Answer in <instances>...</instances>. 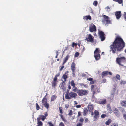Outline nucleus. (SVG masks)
Here are the masks:
<instances>
[{"label": "nucleus", "instance_id": "393cba45", "mask_svg": "<svg viewBox=\"0 0 126 126\" xmlns=\"http://www.w3.org/2000/svg\"><path fill=\"white\" fill-rule=\"evenodd\" d=\"M88 110L86 108H84L83 109V115L86 116L88 113Z\"/></svg>", "mask_w": 126, "mask_h": 126}, {"label": "nucleus", "instance_id": "5fc2aeb1", "mask_svg": "<svg viewBox=\"0 0 126 126\" xmlns=\"http://www.w3.org/2000/svg\"><path fill=\"white\" fill-rule=\"evenodd\" d=\"M82 123H79L76 126H82Z\"/></svg>", "mask_w": 126, "mask_h": 126}, {"label": "nucleus", "instance_id": "69168bd1", "mask_svg": "<svg viewBox=\"0 0 126 126\" xmlns=\"http://www.w3.org/2000/svg\"><path fill=\"white\" fill-rule=\"evenodd\" d=\"M108 74L109 75H112V73L111 72H108Z\"/></svg>", "mask_w": 126, "mask_h": 126}, {"label": "nucleus", "instance_id": "4be33fe9", "mask_svg": "<svg viewBox=\"0 0 126 126\" xmlns=\"http://www.w3.org/2000/svg\"><path fill=\"white\" fill-rule=\"evenodd\" d=\"M68 72V71L66 72V73L65 72V74L63 75L62 76V78L64 79V81H66V79L68 78L67 76L66 75L67 73Z\"/></svg>", "mask_w": 126, "mask_h": 126}, {"label": "nucleus", "instance_id": "4468645a", "mask_svg": "<svg viewBox=\"0 0 126 126\" xmlns=\"http://www.w3.org/2000/svg\"><path fill=\"white\" fill-rule=\"evenodd\" d=\"M57 79L54 78L53 81L51 82L52 87L55 88L57 85Z\"/></svg>", "mask_w": 126, "mask_h": 126}, {"label": "nucleus", "instance_id": "f257e3e1", "mask_svg": "<svg viewBox=\"0 0 126 126\" xmlns=\"http://www.w3.org/2000/svg\"><path fill=\"white\" fill-rule=\"evenodd\" d=\"M125 45V43L121 37L117 36L112 44L110 46V51H112L113 54L116 53V51H120L123 50Z\"/></svg>", "mask_w": 126, "mask_h": 126}, {"label": "nucleus", "instance_id": "2f4dec72", "mask_svg": "<svg viewBox=\"0 0 126 126\" xmlns=\"http://www.w3.org/2000/svg\"><path fill=\"white\" fill-rule=\"evenodd\" d=\"M71 85L73 87H75V84L74 83V81L73 80H72L70 83Z\"/></svg>", "mask_w": 126, "mask_h": 126}, {"label": "nucleus", "instance_id": "9b49d317", "mask_svg": "<svg viewBox=\"0 0 126 126\" xmlns=\"http://www.w3.org/2000/svg\"><path fill=\"white\" fill-rule=\"evenodd\" d=\"M99 35L101 41H103L105 40V35L103 32L100 31L99 32Z\"/></svg>", "mask_w": 126, "mask_h": 126}, {"label": "nucleus", "instance_id": "72a5a7b5", "mask_svg": "<svg viewBox=\"0 0 126 126\" xmlns=\"http://www.w3.org/2000/svg\"><path fill=\"white\" fill-rule=\"evenodd\" d=\"M59 109L60 113L61 114H62L63 113V111H62L63 108L62 107H60L59 108Z\"/></svg>", "mask_w": 126, "mask_h": 126}, {"label": "nucleus", "instance_id": "a211bd4d", "mask_svg": "<svg viewBox=\"0 0 126 126\" xmlns=\"http://www.w3.org/2000/svg\"><path fill=\"white\" fill-rule=\"evenodd\" d=\"M69 57V55H67L64 59L63 60V62L62 63V65H63L65 64V63L68 60Z\"/></svg>", "mask_w": 126, "mask_h": 126}, {"label": "nucleus", "instance_id": "a878e982", "mask_svg": "<svg viewBox=\"0 0 126 126\" xmlns=\"http://www.w3.org/2000/svg\"><path fill=\"white\" fill-rule=\"evenodd\" d=\"M108 73V71H104L102 72V78L105 76L107 75Z\"/></svg>", "mask_w": 126, "mask_h": 126}, {"label": "nucleus", "instance_id": "79ce46f5", "mask_svg": "<svg viewBox=\"0 0 126 126\" xmlns=\"http://www.w3.org/2000/svg\"><path fill=\"white\" fill-rule=\"evenodd\" d=\"M59 126H65L64 123L62 122H61L59 124Z\"/></svg>", "mask_w": 126, "mask_h": 126}, {"label": "nucleus", "instance_id": "0eeeda50", "mask_svg": "<svg viewBox=\"0 0 126 126\" xmlns=\"http://www.w3.org/2000/svg\"><path fill=\"white\" fill-rule=\"evenodd\" d=\"M46 96H44L43 98L42 101V102L44 106L47 109H48L49 107V105L47 102V100L46 98Z\"/></svg>", "mask_w": 126, "mask_h": 126}, {"label": "nucleus", "instance_id": "4d7b16f0", "mask_svg": "<svg viewBox=\"0 0 126 126\" xmlns=\"http://www.w3.org/2000/svg\"><path fill=\"white\" fill-rule=\"evenodd\" d=\"M76 107L77 108H79L81 107V106L80 105H77L76 106Z\"/></svg>", "mask_w": 126, "mask_h": 126}, {"label": "nucleus", "instance_id": "f3484780", "mask_svg": "<svg viewBox=\"0 0 126 126\" xmlns=\"http://www.w3.org/2000/svg\"><path fill=\"white\" fill-rule=\"evenodd\" d=\"M114 112L115 115L117 116L118 117L120 115L118 109L117 108H115L113 111Z\"/></svg>", "mask_w": 126, "mask_h": 126}, {"label": "nucleus", "instance_id": "c03bdc74", "mask_svg": "<svg viewBox=\"0 0 126 126\" xmlns=\"http://www.w3.org/2000/svg\"><path fill=\"white\" fill-rule=\"evenodd\" d=\"M126 83V81H121L120 84L121 85L124 84Z\"/></svg>", "mask_w": 126, "mask_h": 126}, {"label": "nucleus", "instance_id": "ea45409f", "mask_svg": "<svg viewBox=\"0 0 126 126\" xmlns=\"http://www.w3.org/2000/svg\"><path fill=\"white\" fill-rule=\"evenodd\" d=\"M125 21H126V12H124L123 15Z\"/></svg>", "mask_w": 126, "mask_h": 126}, {"label": "nucleus", "instance_id": "e2e57ef3", "mask_svg": "<svg viewBox=\"0 0 126 126\" xmlns=\"http://www.w3.org/2000/svg\"><path fill=\"white\" fill-rule=\"evenodd\" d=\"M69 105H65V107L66 108H68L69 107Z\"/></svg>", "mask_w": 126, "mask_h": 126}, {"label": "nucleus", "instance_id": "39448f33", "mask_svg": "<svg viewBox=\"0 0 126 126\" xmlns=\"http://www.w3.org/2000/svg\"><path fill=\"white\" fill-rule=\"evenodd\" d=\"M89 91L87 90L83 89H78V91L77 92L78 95L80 96H83L85 95L88 94Z\"/></svg>", "mask_w": 126, "mask_h": 126}, {"label": "nucleus", "instance_id": "cd10ccee", "mask_svg": "<svg viewBox=\"0 0 126 126\" xmlns=\"http://www.w3.org/2000/svg\"><path fill=\"white\" fill-rule=\"evenodd\" d=\"M106 99H103L101 101L99 102V103L100 104L104 105L106 104Z\"/></svg>", "mask_w": 126, "mask_h": 126}, {"label": "nucleus", "instance_id": "680f3d73", "mask_svg": "<svg viewBox=\"0 0 126 126\" xmlns=\"http://www.w3.org/2000/svg\"><path fill=\"white\" fill-rule=\"evenodd\" d=\"M75 71H72V73L73 75V76L74 77V75H75Z\"/></svg>", "mask_w": 126, "mask_h": 126}, {"label": "nucleus", "instance_id": "49530a36", "mask_svg": "<svg viewBox=\"0 0 126 126\" xmlns=\"http://www.w3.org/2000/svg\"><path fill=\"white\" fill-rule=\"evenodd\" d=\"M77 45V44L75 43L74 42H73L72 43V47H74L75 46H76Z\"/></svg>", "mask_w": 126, "mask_h": 126}, {"label": "nucleus", "instance_id": "603ef678", "mask_svg": "<svg viewBox=\"0 0 126 126\" xmlns=\"http://www.w3.org/2000/svg\"><path fill=\"white\" fill-rule=\"evenodd\" d=\"M81 115V112L80 111H79L78 112V115L77 117H79Z\"/></svg>", "mask_w": 126, "mask_h": 126}, {"label": "nucleus", "instance_id": "37998d69", "mask_svg": "<svg viewBox=\"0 0 126 126\" xmlns=\"http://www.w3.org/2000/svg\"><path fill=\"white\" fill-rule=\"evenodd\" d=\"M105 9L107 10V11L109 12L110 11V8L108 7L107 6L105 8Z\"/></svg>", "mask_w": 126, "mask_h": 126}, {"label": "nucleus", "instance_id": "b1692460", "mask_svg": "<svg viewBox=\"0 0 126 126\" xmlns=\"http://www.w3.org/2000/svg\"><path fill=\"white\" fill-rule=\"evenodd\" d=\"M37 126H42L43 123L42 122L40 121L39 118H37Z\"/></svg>", "mask_w": 126, "mask_h": 126}, {"label": "nucleus", "instance_id": "6e6552de", "mask_svg": "<svg viewBox=\"0 0 126 126\" xmlns=\"http://www.w3.org/2000/svg\"><path fill=\"white\" fill-rule=\"evenodd\" d=\"M94 115L93 116L94 120L96 121H97L99 118V112L98 110H95L94 112Z\"/></svg>", "mask_w": 126, "mask_h": 126}, {"label": "nucleus", "instance_id": "58836bf2", "mask_svg": "<svg viewBox=\"0 0 126 126\" xmlns=\"http://www.w3.org/2000/svg\"><path fill=\"white\" fill-rule=\"evenodd\" d=\"M36 109L37 110H39L40 109V107L38 104L37 103H36Z\"/></svg>", "mask_w": 126, "mask_h": 126}, {"label": "nucleus", "instance_id": "dca6fc26", "mask_svg": "<svg viewBox=\"0 0 126 126\" xmlns=\"http://www.w3.org/2000/svg\"><path fill=\"white\" fill-rule=\"evenodd\" d=\"M120 104L121 106L124 107H126V101L125 100H122L120 102Z\"/></svg>", "mask_w": 126, "mask_h": 126}, {"label": "nucleus", "instance_id": "f8f14e48", "mask_svg": "<svg viewBox=\"0 0 126 126\" xmlns=\"http://www.w3.org/2000/svg\"><path fill=\"white\" fill-rule=\"evenodd\" d=\"M65 82L63 81L59 85L60 88L63 90H65L66 89L65 87L64 86L65 84Z\"/></svg>", "mask_w": 126, "mask_h": 126}, {"label": "nucleus", "instance_id": "aec40b11", "mask_svg": "<svg viewBox=\"0 0 126 126\" xmlns=\"http://www.w3.org/2000/svg\"><path fill=\"white\" fill-rule=\"evenodd\" d=\"M94 56L95 57L96 60H98L100 59V54H94Z\"/></svg>", "mask_w": 126, "mask_h": 126}, {"label": "nucleus", "instance_id": "e433bc0d", "mask_svg": "<svg viewBox=\"0 0 126 126\" xmlns=\"http://www.w3.org/2000/svg\"><path fill=\"white\" fill-rule=\"evenodd\" d=\"M60 116H61V118L62 119L63 121H64V122H67V120H66V119L65 118H64L63 117V115H61Z\"/></svg>", "mask_w": 126, "mask_h": 126}, {"label": "nucleus", "instance_id": "20e7f679", "mask_svg": "<svg viewBox=\"0 0 126 126\" xmlns=\"http://www.w3.org/2000/svg\"><path fill=\"white\" fill-rule=\"evenodd\" d=\"M103 18L102 20V22L105 25L112 24V20L110 19V18L107 16L105 15H102Z\"/></svg>", "mask_w": 126, "mask_h": 126}, {"label": "nucleus", "instance_id": "bf43d9fd", "mask_svg": "<svg viewBox=\"0 0 126 126\" xmlns=\"http://www.w3.org/2000/svg\"><path fill=\"white\" fill-rule=\"evenodd\" d=\"M123 117L125 120H126V114L123 115Z\"/></svg>", "mask_w": 126, "mask_h": 126}, {"label": "nucleus", "instance_id": "09e8293b", "mask_svg": "<svg viewBox=\"0 0 126 126\" xmlns=\"http://www.w3.org/2000/svg\"><path fill=\"white\" fill-rule=\"evenodd\" d=\"M118 125L116 123H114L112 124L110 126H118Z\"/></svg>", "mask_w": 126, "mask_h": 126}, {"label": "nucleus", "instance_id": "7ed1b4c3", "mask_svg": "<svg viewBox=\"0 0 126 126\" xmlns=\"http://www.w3.org/2000/svg\"><path fill=\"white\" fill-rule=\"evenodd\" d=\"M91 90L93 94V96H94L95 94L100 92V91L97 86L95 85H92L91 86Z\"/></svg>", "mask_w": 126, "mask_h": 126}, {"label": "nucleus", "instance_id": "de8ad7c7", "mask_svg": "<svg viewBox=\"0 0 126 126\" xmlns=\"http://www.w3.org/2000/svg\"><path fill=\"white\" fill-rule=\"evenodd\" d=\"M116 77L118 80H119L120 79V76L119 75L117 74L116 76Z\"/></svg>", "mask_w": 126, "mask_h": 126}, {"label": "nucleus", "instance_id": "4c0bfd02", "mask_svg": "<svg viewBox=\"0 0 126 126\" xmlns=\"http://www.w3.org/2000/svg\"><path fill=\"white\" fill-rule=\"evenodd\" d=\"M93 4L94 6H97L98 4L97 1H94L93 3Z\"/></svg>", "mask_w": 126, "mask_h": 126}, {"label": "nucleus", "instance_id": "bb28decb", "mask_svg": "<svg viewBox=\"0 0 126 126\" xmlns=\"http://www.w3.org/2000/svg\"><path fill=\"white\" fill-rule=\"evenodd\" d=\"M37 118H39L40 120L42 119L43 121H44V120L46 119V117L45 116H44L43 115H41L39 116V117Z\"/></svg>", "mask_w": 126, "mask_h": 126}, {"label": "nucleus", "instance_id": "423d86ee", "mask_svg": "<svg viewBox=\"0 0 126 126\" xmlns=\"http://www.w3.org/2000/svg\"><path fill=\"white\" fill-rule=\"evenodd\" d=\"M125 58L124 57H122L120 58H117L116 60V62L119 65L123 66V65L121 64V63L125 62Z\"/></svg>", "mask_w": 126, "mask_h": 126}, {"label": "nucleus", "instance_id": "412c9836", "mask_svg": "<svg viewBox=\"0 0 126 126\" xmlns=\"http://www.w3.org/2000/svg\"><path fill=\"white\" fill-rule=\"evenodd\" d=\"M83 19L84 20H87L88 19L91 20V16L90 15H88V16H84Z\"/></svg>", "mask_w": 126, "mask_h": 126}, {"label": "nucleus", "instance_id": "2eb2a0df", "mask_svg": "<svg viewBox=\"0 0 126 126\" xmlns=\"http://www.w3.org/2000/svg\"><path fill=\"white\" fill-rule=\"evenodd\" d=\"M115 15L117 19H119L121 16V12L120 11L116 12L115 14Z\"/></svg>", "mask_w": 126, "mask_h": 126}, {"label": "nucleus", "instance_id": "ddd939ff", "mask_svg": "<svg viewBox=\"0 0 126 126\" xmlns=\"http://www.w3.org/2000/svg\"><path fill=\"white\" fill-rule=\"evenodd\" d=\"M88 108L89 111L91 112L93 111L94 108V107L91 103H89L88 106Z\"/></svg>", "mask_w": 126, "mask_h": 126}, {"label": "nucleus", "instance_id": "8fccbe9b", "mask_svg": "<svg viewBox=\"0 0 126 126\" xmlns=\"http://www.w3.org/2000/svg\"><path fill=\"white\" fill-rule=\"evenodd\" d=\"M93 79L92 78H89L87 79V80L88 81H92Z\"/></svg>", "mask_w": 126, "mask_h": 126}, {"label": "nucleus", "instance_id": "774afa93", "mask_svg": "<svg viewBox=\"0 0 126 126\" xmlns=\"http://www.w3.org/2000/svg\"><path fill=\"white\" fill-rule=\"evenodd\" d=\"M68 88L69 89H71V87L70 85H69L68 86Z\"/></svg>", "mask_w": 126, "mask_h": 126}, {"label": "nucleus", "instance_id": "052dcab7", "mask_svg": "<svg viewBox=\"0 0 126 126\" xmlns=\"http://www.w3.org/2000/svg\"><path fill=\"white\" fill-rule=\"evenodd\" d=\"M121 112H122V113H124L125 112V111L124 110V109L122 108V110Z\"/></svg>", "mask_w": 126, "mask_h": 126}, {"label": "nucleus", "instance_id": "6e6d98bb", "mask_svg": "<svg viewBox=\"0 0 126 126\" xmlns=\"http://www.w3.org/2000/svg\"><path fill=\"white\" fill-rule=\"evenodd\" d=\"M79 121L81 122H83L84 121V119L82 118L81 117L79 120Z\"/></svg>", "mask_w": 126, "mask_h": 126}, {"label": "nucleus", "instance_id": "5701e85b", "mask_svg": "<svg viewBox=\"0 0 126 126\" xmlns=\"http://www.w3.org/2000/svg\"><path fill=\"white\" fill-rule=\"evenodd\" d=\"M71 69L72 71H75V65L74 62H72L71 65Z\"/></svg>", "mask_w": 126, "mask_h": 126}, {"label": "nucleus", "instance_id": "473e14b6", "mask_svg": "<svg viewBox=\"0 0 126 126\" xmlns=\"http://www.w3.org/2000/svg\"><path fill=\"white\" fill-rule=\"evenodd\" d=\"M73 87L74 89H72L73 91L74 92H78V90L77 88L75 86V87Z\"/></svg>", "mask_w": 126, "mask_h": 126}, {"label": "nucleus", "instance_id": "a19ab883", "mask_svg": "<svg viewBox=\"0 0 126 126\" xmlns=\"http://www.w3.org/2000/svg\"><path fill=\"white\" fill-rule=\"evenodd\" d=\"M60 75V74L59 73L56 74L54 77V79H55L57 80V77H58Z\"/></svg>", "mask_w": 126, "mask_h": 126}, {"label": "nucleus", "instance_id": "7c9ffc66", "mask_svg": "<svg viewBox=\"0 0 126 126\" xmlns=\"http://www.w3.org/2000/svg\"><path fill=\"white\" fill-rule=\"evenodd\" d=\"M57 98V96L56 95H53L51 98V101H53L56 99Z\"/></svg>", "mask_w": 126, "mask_h": 126}, {"label": "nucleus", "instance_id": "3c124183", "mask_svg": "<svg viewBox=\"0 0 126 126\" xmlns=\"http://www.w3.org/2000/svg\"><path fill=\"white\" fill-rule=\"evenodd\" d=\"M106 115L105 114H103L101 116V117L102 118H104L106 117Z\"/></svg>", "mask_w": 126, "mask_h": 126}, {"label": "nucleus", "instance_id": "c85d7f7f", "mask_svg": "<svg viewBox=\"0 0 126 126\" xmlns=\"http://www.w3.org/2000/svg\"><path fill=\"white\" fill-rule=\"evenodd\" d=\"M111 119H109L106 121L105 124L107 125H109L110 123L111 122Z\"/></svg>", "mask_w": 126, "mask_h": 126}, {"label": "nucleus", "instance_id": "864d4df0", "mask_svg": "<svg viewBox=\"0 0 126 126\" xmlns=\"http://www.w3.org/2000/svg\"><path fill=\"white\" fill-rule=\"evenodd\" d=\"M95 81L92 80V81H91L90 82V84H93L94 83Z\"/></svg>", "mask_w": 126, "mask_h": 126}, {"label": "nucleus", "instance_id": "13d9d810", "mask_svg": "<svg viewBox=\"0 0 126 126\" xmlns=\"http://www.w3.org/2000/svg\"><path fill=\"white\" fill-rule=\"evenodd\" d=\"M82 47L83 48V49H82V52H83L84 51V50H85V47L83 46H82Z\"/></svg>", "mask_w": 126, "mask_h": 126}, {"label": "nucleus", "instance_id": "c9c22d12", "mask_svg": "<svg viewBox=\"0 0 126 126\" xmlns=\"http://www.w3.org/2000/svg\"><path fill=\"white\" fill-rule=\"evenodd\" d=\"M73 114V112L71 110H69V113L68 115L69 116H71Z\"/></svg>", "mask_w": 126, "mask_h": 126}, {"label": "nucleus", "instance_id": "a18cd8bd", "mask_svg": "<svg viewBox=\"0 0 126 126\" xmlns=\"http://www.w3.org/2000/svg\"><path fill=\"white\" fill-rule=\"evenodd\" d=\"M79 55V54L78 52H76L75 54L74 57H78Z\"/></svg>", "mask_w": 126, "mask_h": 126}, {"label": "nucleus", "instance_id": "9d476101", "mask_svg": "<svg viewBox=\"0 0 126 126\" xmlns=\"http://www.w3.org/2000/svg\"><path fill=\"white\" fill-rule=\"evenodd\" d=\"M87 37H86L85 40L88 42H92L94 41V37L91 34L87 35Z\"/></svg>", "mask_w": 126, "mask_h": 126}, {"label": "nucleus", "instance_id": "6ab92c4d", "mask_svg": "<svg viewBox=\"0 0 126 126\" xmlns=\"http://www.w3.org/2000/svg\"><path fill=\"white\" fill-rule=\"evenodd\" d=\"M101 52V51L99 48H97L94 51V54H100V53Z\"/></svg>", "mask_w": 126, "mask_h": 126}, {"label": "nucleus", "instance_id": "0e129e2a", "mask_svg": "<svg viewBox=\"0 0 126 126\" xmlns=\"http://www.w3.org/2000/svg\"><path fill=\"white\" fill-rule=\"evenodd\" d=\"M45 116L46 117L48 115L47 113V112H46L45 113Z\"/></svg>", "mask_w": 126, "mask_h": 126}, {"label": "nucleus", "instance_id": "f03ea898", "mask_svg": "<svg viewBox=\"0 0 126 126\" xmlns=\"http://www.w3.org/2000/svg\"><path fill=\"white\" fill-rule=\"evenodd\" d=\"M77 95V94L75 93L71 92L69 93V90L67 89L65 94V97L66 99L69 100L72 98H75Z\"/></svg>", "mask_w": 126, "mask_h": 126}, {"label": "nucleus", "instance_id": "c756f323", "mask_svg": "<svg viewBox=\"0 0 126 126\" xmlns=\"http://www.w3.org/2000/svg\"><path fill=\"white\" fill-rule=\"evenodd\" d=\"M113 1L118 2L119 4L123 3V0H113Z\"/></svg>", "mask_w": 126, "mask_h": 126}, {"label": "nucleus", "instance_id": "1a4fd4ad", "mask_svg": "<svg viewBox=\"0 0 126 126\" xmlns=\"http://www.w3.org/2000/svg\"><path fill=\"white\" fill-rule=\"evenodd\" d=\"M89 31L92 32L96 31V27L95 25L93 24H91L89 26Z\"/></svg>", "mask_w": 126, "mask_h": 126}, {"label": "nucleus", "instance_id": "338daca9", "mask_svg": "<svg viewBox=\"0 0 126 126\" xmlns=\"http://www.w3.org/2000/svg\"><path fill=\"white\" fill-rule=\"evenodd\" d=\"M107 107L109 109H111V107H110V105H108Z\"/></svg>", "mask_w": 126, "mask_h": 126}, {"label": "nucleus", "instance_id": "f704fd0d", "mask_svg": "<svg viewBox=\"0 0 126 126\" xmlns=\"http://www.w3.org/2000/svg\"><path fill=\"white\" fill-rule=\"evenodd\" d=\"M64 67V66L63 65L62 66H60L59 67V71H62L63 68Z\"/></svg>", "mask_w": 126, "mask_h": 126}]
</instances>
